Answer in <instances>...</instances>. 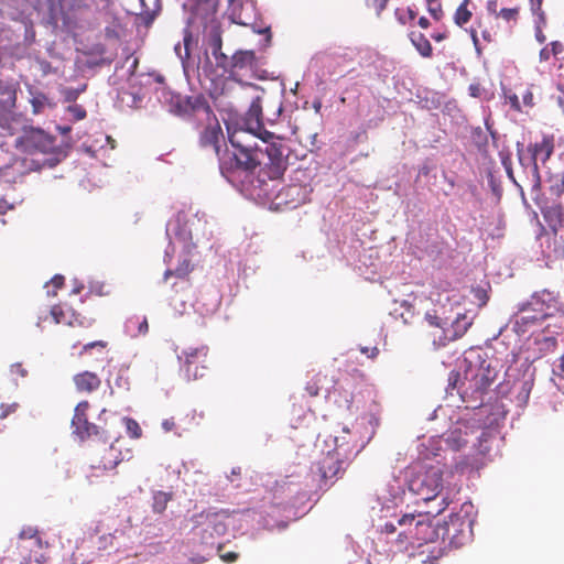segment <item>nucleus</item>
Instances as JSON below:
<instances>
[{
    "label": "nucleus",
    "mask_w": 564,
    "mask_h": 564,
    "mask_svg": "<svg viewBox=\"0 0 564 564\" xmlns=\"http://www.w3.org/2000/svg\"><path fill=\"white\" fill-rule=\"evenodd\" d=\"M51 315L56 324H61V323L68 324V325L74 324L73 317L75 316V314L72 313L70 318H67L66 313L63 311V308L61 306H57V305L53 306L51 310Z\"/></svg>",
    "instance_id": "obj_39"
},
{
    "label": "nucleus",
    "mask_w": 564,
    "mask_h": 564,
    "mask_svg": "<svg viewBox=\"0 0 564 564\" xmlns=\"http://www.w3.org/2000/svg\"><path fill=\"white\" fill-rule=\"evenodd\" d=\"M127 95L131 98V105L132 107H138L139 104L142 101V96L139 91H131V93H123V96Z\"/></svg>",
    "instance_id": "obj_51"
},
{
    "label": "nucleus",
    "mask_w": 564,
    "mask_h": 564,
    "mask_svg": "<svg viewBox=\"0 0 564 564\" xmlns=\"http://www.w3.org/2000/svg\"><path fill=\"white\" fill-rule=\"evenodd\" d=\"M31 104L33 107V111L35 113L43 111V109L45 107L53 106V104L51 102V99L45 94H42V93H37V94L33 95V97L31 99Z\"/></svg>",
    "instance_id": "obj_36"
},
{
    "label": "nucleus",
    "mask_w": 564,
    "mask_h": 564,
    "mask_svg": "<svg viewBox=\"0 0 564 564\" xmlns=\"http://www.w3.org/2000/svg\"><path fill=\"white\" fill-rule=\"evenodd\" d=\"M535 368L527 360L517 366H510L505 372V380L494 390L497 398H509L517 406L527 405L534 384Z\"/></svg>",
    "instance_id": "obj_12"
},
{
    "label": "nucleus",
    "mask_w": 564,
    "mask_h": 564,
    "mask_svg": "<svg viewBox=\"0 0 564 564\" xmlns=\"http://www.w3.org/2000/svg\"><path fill=\"white\" fill-rule=\"evenodd\" d=\"M19 408V403L13 402L11 404H0V420L7 419L10 414L14 413Z\"/></svg>",
    "instance_id": "obj_43"
},
{
    "label": "nucleus",
    "mask_w": 564,
    "mask_h": 564,
    "mask_svg": "<svg viewBox=\"0 0 564 564\" xmlns=\"http://www.w3.org/2000/svg\"><path fill=\"white\" fill-rule=\"evenodd\" d=\"M474 296L478 300L479 306H482L487 303L488 295L484 289L477 288L473 290Z\"/></svg>",
    "instance_id": "obj_49"
},
{
    "label": "nucleus",
    "mask_w": 564,
    "mask_h": 564,
    "mask_svg": "<svg viewBox=\"0 0 564 564\" xmlns=\"http://www.w3.org/2000/svg\"><path fill=\"white\" fill-rule=\"evenodd\" d=\"M470 140L481 154L488 153L489 140H488V133H487L486 128L485 129H482L481 127L471 128Z\"/></svg>",
    "instance_id": "obj_29"
},
{
    "label": "nucleus",
    "mask_w": 564,
    "mask_h": 564,
    "mask_svg": "<svg viewBox=\"0 0 564 564\" xmlns=\"http://www.w3.org/2000/svg\"><path fill=\"white\" fill-rule=\"evenodd\" d=\"M553 373L564 379V355L553 364Z\"/></svg>",
    "instance_id": "obj_48"
},
{
    "label": "nucleus",
    "mask_w": 564,
    "mask_h": 564,
    "mask_svg": "<svg viewBox=\"0 0 564 564\" xmlns=\"http://www.w3.org/2000/svg\"><path fill=\"white\" fill-rule=\"evenodd\" d=\"M485 128L487 130L488 138L490 137L492 140V144L497 147L498 132L494 129V124L489 116L485 118Z\"/></svg>",
    "instance_id": "obj_44"
},
{
    "label": "nucleus",
    "mask_w": 564,
    "mask_h": 564,
    "mask_svg": "<svg viewBox=\"0 0 564 564\" xmlns=\"http://www.w3.org/2000/svg\"><path fill=\"white\" fill-rule=\"evenodd\" d=\"M410 40L423 57H430L432 55V45L423 33L412 31L410 33Z\"/></svg>",
    "instance_id": "obj_30"
},
{
    "label": "nucleus",
    "mask_w": 564,
    "mask_h": 564,
    "mask_svg": "<svg viewBox=\"0 0 564 564\" xmlns=\"http://www.w3.org/2000/svg\"><path fill=\"white\" fill-rule=\"evenodd\" d=\"M148 330V319L144 316H131L124 323V333L132 338L139 335H145Z\"/></svg>",
    "instance_id": "obj_27"
},
{
    "label": "nucleus",
    "mask_w": 564,
    "mask_h": 564,
    "mask_svg": "<svg viewBox=\"0 0 564 564\" xmlns=\"http://www.w3.org/2000/svg\"><path fill=\"white\" fill-rule=\"evenodd\" d=\"M535 20H534V29L538 28V26H541V29L545 25L546 23V20H545V14L543 11H540V13L535 14Z\"/></svg>",
    "instance_id": "obj_60"
},
{
    "label": "nucleus",
    "mask_w": 564,
    "mask_h": 564,
    "mask_svg": "<svg viewBox=\"0 0 564 564\" xmlns=\"http://www.w3.org/2000/svg\"><path fill=\"white\" fill-rule=\"evenodd\" d=\"M429 12L431 13V15H432L434 19H440V17H441V14H442L441 3H440V2H437V3H434V4L429 6Z\"/></svg>",
    "instance_id": "obj_55"
},
{
    "label": "nucleus",
    "mask_w": 564,
    "mask_h": 564,
    "mask_svg": "<svg viewBox=\"0 0 564 564\" xmlns=\"http://www.w3.org/2000/svg\"><path fill=\"white\" fill-rule=\"evenodd\" d=\"M366 2L369 7L375 8L377 11V14L379 15L382 12V10L386 8L388 0H366Z\"/></svg>",
    "instance_id": "obj_50"
},
{
    "label": "nucleus",
    "mask_w": 564,
    "mask_h": 564,
    "mask_svg": "<svg viewBox=\"0 0 564 564\" xmlns=\"http://www.w3.org/2000/svg\"><path fill=\"white\" fill-rule=\"evenodd\" d=\"M468 2L469 0H464L456 9L454 21L458 26H463L471 18V12L467 9Z\"/></svg>",
    "instance_id": "obj_34"
},
{
    "label": "nucleus",
    "mask_w": 564,
    "mask_h": 564,
    "mask_svg": "<svg viewBox=\"0 0 564 564\" xmlns=\"http://www.w3.org/2000/svg\"><path fill=\"white\" fill-rule=\"evenodd\" d=\"M208 348L206 346H200L197 348H188L178 355L177 358L180 361L184 359L181 365V371L186 380H196L204 376L203 370L205 366H200L205 361L207 356Z\"/></svg>",
    "instance_id": "obj_18"
},
{
    "label": "nucleus",
    "mask_w": 564,
    "mask_h": 564,
    "mask_svg": "<svg viewBox=\"0 0 564 564\" xmlns=\"http://www.w3.org/2000/svg\"><path fill=\"white\" fill-rule=\"evenodd\" d=\"M498 17H501L506 21L517 20L518 9L517 8H511V9L503 8L499 11Z\"/></svg>",
    "instance_id": "obj_45"
},
{
    "label": "nucleus",
    "mask_w": 564,
    "mask_h": 564,
    "mask_svg": "<svg viewBox=\"0 0 564 564\" xmlns=\"http://www.w3.org/2000/svg\"><path fill=\"white\" fill-rule=\"evenodd\" d=\"M96 4V11L100 14H104L107 20H112L113 22L117 20L112 6V0H100V2L93 1Z\"/></svg>",
    "instance_id": "obj_37"
},
{
    "label": "nucleus",
    "mask_w": 564,
    "mask_h": 564,
    "mask_svg": "<svg viewBox=\"0 0 564 564\" xmlns=\"http://www.w3.org/2000/svg\"><path fill=\"white\" fill-rule=\"evenodd\" d=\"M197 524L195 534L200 536V543L219 549L220 543L217 539L223 536L231 525L230 513L226 510H208L198 517Z\"/></svg>",
    "instance_id": "obj_14"
},
{
    "label": "nucleus",
    "mask_w": 564,
    "mask_h": 564,
    "mask_svg": "<svg viewBox=\"0 0 564 564\" xmlns=\"http://www.w3.org/2000/svg\"><path fill=\"white\" fill-rule=\"evenodd\" d=\"M495 408H496L497 410H499V412H497V413H492V414H491V416H488V417H487V421H486V422H484V425L498 424L499 420H500L501 417H503V416H505V414H506V410H505V404H503V403H501V404H498V403H497V404L495 405Z\"/></svg>",
    "instance_id": "obj_42"
},
{
    "label": "nucleus",
    "mask_w": 564,
    "mask_h": 564,
    "mask_svg": "<svg viewBox=\"0 0 564 564\" xmlns=\"http://www.w3.org/2000/svg\"><path fill=\"white\" fill-rule=\"evenodd\" d=\"M105 34L109 39H117L119 36L117 31H116V29H115V24L106 26L105 28Z\"/></svg>",
    "instance_id": "obj_63"
},
{
    "label": "nucleus",
    "mask_w": 564,
    "mask_h": 564,
    "mask_svg": "<svg viewBox=\"0 0 564 564\" xmlns=\"http://www.w3.org/2000/svg\"><path fill=\"white\" fill-rule=\"evenodd\" d=\"M17 87L14 83L0 80V111H10L15 106Z\"/></svg>",
    "instance_id": "obj_25"
},
{
    "label": "nucleus",
    "mask_w": 564,
    "mask_h": 564,
    "mask_svg": "<svg viewBox=\"0 0 564 564\" xmlns=\"http://www.w3.org/2000/svg\"><path fill=\"white\" fill-rule=\"evenodd\" d=\"M74 382L79 391H94L98 389L100 380L97 375L85 371L74 377Z\"/></svg>",
    "instance_id": "obj_28"
},
{
    "label": "nucleus",
    "mask_w": 564,
    "mask_h": 564,
    "mask_svg": "<svg viewBox=\"0 0 564 564\" xmlns=\"http://www.w3.org/2000/svg\"><path fill=\"white\" fill-rule=\"evenodd\" d=\"M553 153V143L550 139L543 138L539 143L532 147V154L529 158V163H532L534 173H538L536 160L539 155H542V162H545Z\"/></svg>",
    "instance_id": "obj_26"
},
{
    "label": "nucleus",
    "mask_w": 564,
    "mask_h": 564,
    "mask_svg": "<svg viewBox=\"0 0 564 564\" xmlns=\"http://www.w3.org/2000/svg\"><path fill=\"white\" fill-rule=\"evenodd\" d=\"M426 322L438 328L433 335V345L436 348L446 346L449 341L460 338L471 326L474 317L467 313L456 312L455 315L445 316V311H427Z\"/></svg>",
    "instance_id": "obj_13"
},
{
    "label": "nucleus",
    "mask_w": 564,
    "mask_h": 564,
    "mask_svg": "<svg viewBox=\"0 0 564 564\" xmlns=\"http://www.w3.org/2000/svg\"><path fill=\"white\" fill-rule=\"evenodd\" d=\"M89 408V403L87 401L79 402L75 408V413L72 420V426L74 429L73 433L79 437L80 441H84L93 435H99V427L88 422L87 419V410Z\"/></svg>",
    "instance_id": "obj_19"
},
{
    "label": "nucleus",
    "mask_w": 564,
    "mask_h": 564,
    "mask_svg": "<svg viewBox=\"0 0 564 564\" xmlns=\"http://www.w3.org/2000/svg\"><path fill=\"white\" fill-rule=\"evenodd\" d=\"M229 18L234 23L250 26L254 33L263 34L265 44L271 42L270 26H259L258 11L254 0H240L228 9Z\"/></svg>",
    "instance_id": "obj_16"
},
{
    "label": "nucleus",
    "mask_w": 564,
    "mask_h": 564,
    "mask_svg": "<svg viewBox=\"0 0 564 564\" xmlns=\"http://www.w3.org/2000/svg\"><path fill=\"white\" fill-rule=\"evenodd\" d=\"M306 391L310 395L315 397L319 394L321 389L316 386V383H308L306 386Z\"/></svg>",
    "instance_id": "obj_64"
},
{
    "label": "nucleus",
    "mask_w": 564,
    "mask_h": 564,
    "mask_svg": "<svg viewBox=\"0 0 564 564\" xmlns=\"http://www.w3.org/2000/svg\"><path fill=\"white\" fill-rule=\"evenodd\" d=\"M550 191L553 195L560 196L564 192V177L561 174L554 175L551 180Z\"/></svg>",
    "instance_id": "obj_40"
},
{
    "label": "nucleus",
    "mask_w": 564,
    "mask_h": 564,
    "mask_svg": "<svg viewBox=\"0 0 564 564\" xmlns=\"http://www.w3.org/2000/svg\"><path fill=\"white\" fill-rule=\"evenodd\" d=\"M378 414L379 406L371 401L367 413L357 417L351 427L343 426L340 435L334 437V448L311 465L305 477V489L311 497L318 490H327L345 470L348 462L370 442L379 425Z\"/></svg>",
    "instance_id": "obj_4"
},
{
    "label": "nucleus",
    "mask_w": 564,
    "mask_h": 564,
    "mask_svg": "<svg viewBox=\"0 0 564 564\" xmlns=\"http://www.w3.org/2000/svg\"><path fill=\"white\" fill-rule=\"evenodd\" d=\"M189 273V260L187 258H183L181 263L177 265L175 270L166 269L164 272V280L166 281L171 276H176L178 279H184Z\"/></svg>",
    "instance_id": "obj_31"
},
{
    "label": "nucleus",
    "mask_w": 564,
    "mask_h": 564,
    "mask_svg": "<svg viewBox=\"0 0 564 564\" xmlns=\"http://www.w3.org/2000/svg\"><path fill=\"white\" fill-rule=\"evenodd\" d=\"M121 425H124L127 429V433L132 438H139L141 436V427L139 426L138 422L133 419L123 416L118 419Z\"/></svg>",
    "instance_id": "obj_38"
},
{
    "label": "nucleus",
    "mask_w": 564,
    "mask_h": 564,
    "mask_svg": "<svg viewBox=\"0 0 564 564\" xmlns=\"http://www.w3.org/2000/svg\"><path fill=\"white\" fill-rule=\"evenodd\" d=\"M237 160L234 154L231 159L223 163V176L247 198L269 199L275 202L278 206L288 205L291 208L310 199L311 188L307 185L281 184L280 178L286 167L276 176L271 175L269 164L245 165V169L232 170Z\"/></svg>",
    "instance_id": "obj_5"
},
{
    "label": "nucleus",
    "mask_w": 564,
    "mask_h": 564,
    "mask_svg": "<svg viewBox=\"0 0 564 564\" xmlns=\"http://www.w3.org/2000/svg\"><path fill=\"white\" fill-rule=\"evenodd\" d=\"M327 391L326 398L329 400H334L339 409H346L349 412H352V409L359 410L361 399L358 394H350L348 391L334 389V391Z\"/></svg>",
    "instance_id": "obj_22"
},
{
    "label": "nucleus",
    "mask_w": 564,
    "mask_h": 564,
    "mask_svg": "<svg viewBox=\"0 0 564 564\" xmlns=\"http://www.w3.org/2000/svg\"><path fill=\"white\" fill-rule=\"evenodd\" d=\"M183 9L187 12V28L203 26L204 31L212 22H219L215 17L216 0H188L183 4Z\"/></svg>",
    "instance_id": "obj_17"
},
{
    "label": "nucleus",
    "mask_w": 564,
    "mask_h": 564,
    "mask_svg": "<svg viewBox=\"0 0 564 564\" xmlns=\"http://www.w3.org/2000/svg\"><path fill=\"white\" fill-rule=\"evenodd\" d=\"M36 532H37L36 529H34L32 527H28V528H24L20 532V538L21 539H31V538L35 536Z\"/></svg>",
    "instance_id": "obj_56"
},
{
    "label": "nucleus",
    "mask_w": 564,
    "mask_h": 564,
    "mask_svg": "<svg viewBox=\"0 0 564 564\" xmlns=\"http://www.w3.org/2000/svg\"><path fill=\"white\" fill-rule=\"evenodd\" d=\"M534 35H535V40L540 44H543L546 41V36L544 35L541 26H538V28L534 29Z\"/></svg>",
    "instance_id": "obj_62"
},
{
    "label": "nucleus",
    "mask_w": 564,
    "mask_h": 564,
    "mask_svg": "<svg viewBox=\"0 0 564 564\" xmlns=\"http://www.w3.org/2000/svg\"><path fill=\"white\" fill-rule=\"evenodd\" d=\"M152 499L153 511L162 513L165 510L167 502L171 500V495L164 491H155L153 492Z\"/></svg>",
    "instance_id": "obj_33"
},
{
    "label": "nucleus",
    "mask_w": 564,
    "mask_h": 564,
    "mask_svg": "<svg viewBox=\"0 0 564 564\" xmlns=\"http://www.w3.org/2000/svg\"><path fill=\"white\" fill-rule=\"evenodd\" d=\"M207 215L204 212L187 214L178 212L166 223L165 234L169 245L164 252V262L169 264L172 259L176 245L181 246L184 254H188L195 246L194 239L205 238L207 236Z\"/></svg>",
    "instance_id": "obj_8"
},
{
    "label": "nucleus",
    "mask_w": 564,
    "mask_h": 564,
    "mask_svg": "<svg viewBox=\"0 0 564 564\" xmlns=\"http://www.w3.org/2000/svg\"><path fill=\"white\" fill-rule=\"evenodd\" d=\"M458 368L449 372L446 393L453 395L456 391L466 409L478 411L470 419L458 420L446 433L445 443L454 451L469 446L476 454L486 455L490 451L492 431L479 423L488 412L485 395L489 394L498 370L479 355L475 359L464 358Z\"/></svg>",
    "instance_id": "obj_2"
},
{
    "label": "nucleus",
    "mask_w": 564,
    "mask_h": 564,
    "mask_svg": "<svg viewBox=\"0 0 564 564\" xmlns=\"http://www.w3.org/2000/svg\"><path fill=\"white\" fill-rule=\"evenodd\" d=\"M232 151L220 156V173L224 162L235 154L237 164L232 170L245 169V165L271 166V175H280L286 165L289 148L284 140L263 127V111L261 97L253 98L239 129L229 134Z\"/></svg>",
    "instance_id": "obj_3"
},
{
    "label": "nucleus",
    "mask_w": 564,
    "mask_h": 564,
    "mask_svg": "<svg viewBox=\"0 0 564 564\" xmlns=\"http://www.w3.org/2000/svg\"><path fill=\"white\" fill-rule=\"evenodd\" d=\"M507 99L512 109H514L517 111L521 110L520 101L516 94L508 95Z\"/></svg>",
    "instance_id": "obj_54"
},
{
    "label": "nucleus",
    "mask_w": 564,
    "mask_h": 564,
    "mask_svg": "<svg viewBox=\"0 0 564 564\" xmlns=\"http://www.w3.org/2000/svg\"><path fill=\"white\" fill-rule=\"evenodd\" d=\"M486 8H487V11H488L489 13H491V14H497V15H498V13H499V12H497V8H498V0H489V1L487 2Z\"/></svg>",
    "instance_id": "obj_61"
},
{
    "label": "nucleus",
    "mask_w": 564,
    "mask_h": 564,
    "mask_svg": "<svg viewBox=\"0 0 564 564\" xmlns=\"http://www.w3.org/2000/svg\"><path fill=\"white\" fill-rule=\"evenodd\" d=\"M51 283L53 285V290L47 289V294L48 295H55L56 294V289L61 288L63 285V283H64V276L61 275V274H56L51 280Z\"/></svg>",
    "instance_id": "obj_47"
},
{
    "label": "nucleus",
    "mask_w": 564,
    "mask_h": 564,
    "mask_svg": "<svg viewBox=\"0 0 564 564\" xmlns=\"http://www.w3.org/2000/svg\"><path fill=\"white\" fill-rule=\"evenodd\" d=\"M286 478L289 480L278 485L275 491L271 496L264 497L260 506L230 513L231 524L239 522L240 530L249 528L283 530L290 521L302 517L304 510H300V506L304 501H311L312 497L306 489L302 490L300 484L295 482L292 476Z\"/></svg>",
    "instance_id": "obj_6"
},
{
    "label": "nucleus",
    "mask_w": 564,
    "mask_h": 564,
    "mask_svg": "<svg viewBox=\"0 0 564 564\" xmlns=\"http://www.w3.org/2000/svg\"><path fill=\"white\" fill-rule=\"evenodd\" d=\"M220 22H212L203 31V56L197 63V75L204 74L209 80H215L228 74L229 56L223 52Z\"/></svg>",
    "instance_id": "obj_11"
},
{
    "label": "nucleus",
    "mask_w": 564,
    "mask_h": 564,
    "mask_svg": "<svg viewBox=\"0 0 564 564\" xmlns=\"http://www.w3.org/2000/svg\"><path fill=\"white\" fill-rule=\"evenodd\" d=\"M193 41H194L193 34L188 30V28H186L184 30L183 42L182 43L177 42L174 45V53L177 56V58L181 61L183 72H184V75L187 78V80H189L191 76L197 72V68H196L197 64L195 63L194 59H191V50H192Z\"/></svg>",
    "instance_id": "obj_20"
},
{
    "label": "nucleus",
    "mask_w": 564,
    "mask_h": 564,
    "mask_svg": "<svg viewBox=\"0 0 564 564\" xmlns=\"http://www.w3.org/2000/svg\"><path fill=\"white\" fill-rule=\"evenodd\" d=\"M468 91L471 97L478 98L481 95L482 88L480 87L479 84H470L468 87Z\"/></svg>",
    "instance_id": "obj_57"
},
{
    "label": "nucleus",
    "mask_w": 564,
    "mask_h": 564,
    "mask_svg": "<svg viewBox=\"0 0 564 564\" xmlns=\"http://www.w3.org/2000/svg\"><path fill=\"white\" fill-rule=\"evenodd\" d=\"M444 470L438 465L415 464L393 477L378 496L379 541L390 553L405 552L438 538L432 519L449 505Z\"/></svg>",
    "instance_id": "obj_1"
},
{
    "label": "nucleus",
    "mask_w": 564,
    "mask_h": 564,
    "mask_svg": "<svg viewBox=\"0 0 564 564\" xmlns=\"http://www.w3.org/2000/svg\"><path fill=\"white\" fill-rule=\"evenodd\" d=\"M175 108L178 115H191L207 120L206 127L199 134V145L204 149L210 148L218 156L219 162L220 156L227 151H232V148H227L224 152L220 151V140L224 139V133L204 95L177 96Z\"/></svg>",
    "instance_id": "obj_10"
},
{
    "label": "nucleus",
    "mask_w": 564,
    "mask_h": 564,
    "mask_svg": "<svg viewBox=\"0 0 564 564\" xmlns=\"http://www.w3.org/2000/svg\"><path fill=\"white\" fill-rule=\"evenodd\" d=\"M541 212L553 234H556L557 229L564 224V210L562 206L553 203L550 206L542 207Z\"/></svg>",
    "instance_id": "obj_23"
},
{
    "label": "nucleus",
    "mask_w": 564,
    "mask_h": 564,
    "mask_svg": "<svg viewBox=\"0 0 564 564\" xmlns=\"http://www.w3.org/2000/svg\"><path fill=\"white\" fill-rule=\"evenodd\" d=\"M68 116L72 117L74 120L78 121L86 117V110L77 104L69 105L67 107Z\"/></svg>",
    "instance_id": "obj_41"
},
{
    "label": "nucleus",
    "mask_w": 564,
    "mask_h": 564,
    "mask_svg": "<svg viewBox=\"0 0 564 564\" xmlns=\"http://www.w3.org/2000/svg\"><path fill=\"white\" fill-rule=\"evenodd\" d=\"M474 506L471 502H464L458 513H452L446 522L445 534L451 543L460 546L470 540L474 524Z\"/></svg>",
    "instance_id": "obj_15"
},
{
    "label": "nucleus",
    "mask_w": 564,
    "mask_h": 564,
    "mask_svg": "<svg viewBox=\"0 0 564 564\" xmlns=\"http://www.w3.org/2000/svg\"><path fill=\"white\" fill-rule=\"evenodd\" d=\"M541 253L545 259V265L551 267V263L564 257V246L557 240V235H543L539 238Z\"/></svg>",
    "instance_id": "obj_21"
},
{
    "label": "nucleus",
    "mask_w": 564,
    "mask_h": 564,
    "mask_svg": "<svg viewBox=\"0 0 564 564\" xmlns=\"http://www.w3.org/2000/svg\"><path fill=\"white\" fill-rule=\"evenodd\" d=\"M86 84L79 85L78 87H63L61 89V95L66 102H73L86 90Z\"/></svg>",
    "instance_id": "obj_35"
},
{
    "label": "nucleus",
    "mask_w": 564,
    "mask_h": 564,
    "mask_svg": "<svg viewBox=\"0 0 564 564\" xmlns=\"http://www.w3.org/2000/svg\"><path fill=\"white\" fill-rule=\"evenodd\" d=\"M14 145L23 154L14 163L20 173L52 169L66 158V152L56 145V139L41 128L24 126Z\"/></svg>",
    "instance_id": "obj_7"
},
{
    "label": "nucleus",
    "mask_w": 564,
    "mask_h": 564,
    "mask_svg": "<svg viewBox=\"0 0 564 564\" xmlns=\"http://www.w3.org/2000/svg\"><path fill=\"white\" fill-rule=\"evenodd\" d=\"M240 475H241V468L240 467H234L230 471V475H227L226 478L229 482L232 484V486L235 488H239L240 487V484H239V478H240Z\"/></svg>",
    "instance_id": "obj_46"
},
{
    "label": "nucleus",
    "mask_w": 564,
    "mask_h": 564,
    "mask_svg": "<svg viewBox=\"0 0 564 564\" xmlns=\"http://www.w3.org/2000/svg\"><path fill=\"white\" fill-rule=\"evenodd\" d=\"M106 345H107L106 341H102V340L91 341V343L84 345L83 351H87V350H90L96 347L105 348Z\"/></svg>",
    "instance_id": "obj_58"
},
{
    "label": "nucleus",
    "mask_w": 564,
    "mask_h": 564,
    "mask_svg": "<svg viewBox=\"0 0 564 564\" xmlns=\"http://www.w3.org/2000/svg\"><path fill=\"white\" fill-rule=\"evenodd\" d=\"M10 372H11V373H18V375H20V376H21V377H23V378L28 376V370H26V369H24V368L22 367V365H21V364H19V362H15V364H12V365H11V367H10Z\"/></svg>",
    "instance_id": "obj_53"
},
{
    "label": "nucleus",
    "mask_w": 564,
    "mask_h": 564,
    "mask_svg": "<svg viewBox=\"0 0 564 564\" xmlns=\"http://www.w3.org/2000/svg\"><path fill=\"white\" fill-rule=\"evenodd\" d=\"M562 303L549 290L535 292L531 299L519 305L518 313L514 314L506 329L511 328L517 335L522 336L529 332H534V328L547 318H552L556 313L562 311Z\"/></svg>",
    "instance_id": "obj_9"
},
{
    "label": "nucleus",
    "mask_w": 564,
    "mask_h": 564,
    "mask_svg": "<svg viewBox=\"0 0 564 564\" xmlns=\"http://www.w3.org/2000/svg\"><path fill=\"white\" fill-rule=\"evenodd\" d=\"M552 55L551 48L549 45L544 46L539 54L540 62H546L550 59Z\"/></svg>",
    "instance_id": "obj_59"
},
{
    "label": "nucleus",
    "mask_w": 564,
    "mask_h": 564,
    "mask_svg": "<svg viewBox=\"0 0 564 564\" xmlns=\"http://www.w3.org/2000/svg\"><path fill=\"white\" fill-rule=\"evenodd\" d=\"M267 121L273 123L283 111V105L280 99L272 100L265 105Z\"/></svg>",
    "instance_id": "obj_32"
},
{
    "label": "nucleus",
    "mask_w": 564,
    "mask_h": 564,
    "mask_svg": "<svg viewBox=\"0 0 564 564\" xmlns=\"http://www.w3.org/2000/svg\"><path fill=\"white\" fill-rule=\"evenodd\" d=\"M256 65V54L253 51H238L229 56L228 74L234 69L252 68Z\"/></svg>",
    "instance_id": "obj_24"
},
{
    "label": "nucleus",
    "mask_w": 564,
    "mask_h": 564,
    "mask_svg": "<svg viewBox=\"0 0 564 564\" xmlns=\"http://www.w3.org/2000/svg\"><path fill=\"white\" fill-rule=\"evenodd\" d=\"M552 55L557 56L564 51V46L560 41H553L549 44Z\"/></svg>",
    "instance_id": "obj_52"
}]
</instances>
